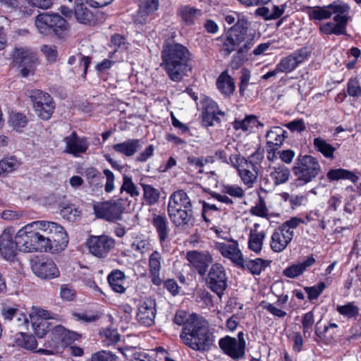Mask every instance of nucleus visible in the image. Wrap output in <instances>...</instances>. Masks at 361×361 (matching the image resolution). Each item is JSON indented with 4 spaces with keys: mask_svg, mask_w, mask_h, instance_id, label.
<instances>
[{
    "mask_svg": "<svg viewBox=\"0 0 361 361\" xmlns=\"http://www.w3.org/2000/svg\"><path fill=\"white\" fill-rule=\"evenodd\" d=\"M222 352L235 361L245 357L246 342L245 339L237 340L234 337L226 336L219 341Z\"/></svg>",
    "mask_w": 361,
    "mask_h": 361,
    "instance_id": "obj_13",
    "label": "nucleus"
},
{
    "mask_svg": "<svg viewBox=\"0 0 361 361\" xmlns=\"http://www.w3.org/2000/svg\"><path fill=\"white\" fill-rule=\"evenodd\" d=\"M349 11L343 14L338 13L334 16V21L324 23L320 26L322 32L326 35H342L345 32V28L349 20Z\"/></svg>",
    "mask_w": 361,
    "mask_h": 361,
    "instance_id": "obj_21",
    "label": "nucleus"
},
{
    "mask_svg": "<svg viewBox=\"0 0 361 361\" xmlns=\"http://www.w3.org/2000/svg\"><path fill=\"white\" fill-rule=\"evenodd\" d=\"M233 166L237 169L238 174L242 183L247 188H252L257 182L259 168L255 167L252 164L244 163L243 161Z\"/></svg>",
    "mask_w": 361,
    "mask_h": 361,
    "instance_id": "obj_18",
    "label": "nucleus"
},
{
    "mask_svg": "<svg viewBox=\"0 0 361 361\" xmlns=\"http://www.w3.org/2000/svg\"><path fill=\"white\" fill-rule=\"evenodd\" d=\"M346 11H350L347 4L334 3L326 6L315 8L310 13V16L312 19L322 20L338 13L343 14Z\"/></svg>",
    "mask_w": 361,
    "mask_h": 361,
    "instance_id": "obj_22",
    "label": "nucleus"
},
{
    "mask_svg": "<svg viewBox=\"0 0 361 361\" xmlns=\"http://www.w3.org/2000/svg\"><path fill=\"white\" fill-rule=\"evenodd\" d=\"M141 142L139 139H129L125 142L115 144L113 149L115 152L126 157L133 156L140 148Z\"/></svg>",
    "mask_w": 361,
    "mask_h": 361,
    "instance_id": "obj_32",
    "label": "nucleus"
},
{
    "mask_svg": "<svg viewBox=\"0 0 361 361\" xmlns=\"http://www.w3.org/2000/svg\"><path fill=\"white\" fill-rule=\"evenodd\" d=\"M63 141L66 144L65 152L75 157L85 153L89 147L87 138L78 137L75 131L72 132L70 135L65 137Z\"/></svg>",
    "mask_w": 361,
    "mask_h": 361,
    "instance_id": "obj_24",
    "label": "nucleus"
},
{
    "mask_svg": "<svg viewBox=\"0 0 361 361\" xmlns=\"http://www.w3.org/2000/svg\"><path fill=\"white\" fill-rule=\"evenodd\" d=\"M306 58V54L301 50L282 58L276 66L280 73H290L294 71L300 63L303 62Z\"/></svg>",
    "mask_w": 361,
    "mask_h": 361,
    "instance_id": "obj_26",
    "label": "nucleus"
},
{
    "mask_svg": "<svg viewBox=\"0 0 361 361\" xmlns=\"http://www.w3.org/2000/svg\"><path fill=\"white\" fill-rule=\"evenodd\" d=\"M186 258L190 265L202 276L205 274L208 267L213 262L212 256L207 251H190L187 253Z\"/></svg>",
    "mask_w": 361,
    "mask_h": 361,
    "instance_id": "obj_19",
    "label": "nucleus"
},
{
    "mask_svg": "<svg viewBox=\"0 0 361 361\" xmlns=\"http://www.w3.org/2000/svg\"><path fill=\"white\" fill-rule=\"evenodd\" d=\"M229 243L214 242V247L221 255L230 259L235 266H243V253L239 248L237 240L230 238L227 240Z\"/></svg>",
    "mask_w": 361,
    "mask_h": 361,
    "instance_id": "obj_15",
    "label": "nucleus"
},
{
    "mask_svg": "<svg viewBox=\"0 0 361 361\" xmlns=\"http://www.w3.org/2000/svg\"><path fill=\"white\" fill-rule=\"evenodd\" d=\"M286 130L281 127L271 128L266 134L267 145L277 149L282 145L286 137Z\"/></svg>",
    "mask_w": 361,
    "mask_h": 361,
    "instance_id": "obj_35",
    "label": "nucleus"
},
{
    "mask_svg": "<svg viewBox=\"0 0 361 361\" xmlns=\"http://www.w3.org/2000/svg\"><path fill=\"white\" fill-rule=\"evenodd\" d=\"M203 159L195 157H188L187 164L190 171H197L198 173L203 172Z\"/></svg>",
    "mask_w": 361,
    "mask_h": 361,
    "instance_id": "obj_60",
    "label": "nucleus"
},
{
    "mask_svg": "<svg viewBox=\"0 0 361 361\" xmlns=\"http://www.w3.org/2000/svg\"><path fill=\"white\" fill-rule=\"evenodd\" d=\"M266 235L265 231L260 228V225L257 223L255 224L250 231L248 248L255 253H259L262 250Z\"/></svg>",
    "mask_w": 361,
    "mask_h": 361,
    "instance_id": "obj_28",
    "label": "nucleus"
},
{
    "mask_svg": "<svg viewBox=\"0 0 361 361\" xmlns=\"http://www.w3.org/2000/svg\"><path fill=\"white\" fill-rule=\"evenodd\" d=\"M303 223V221L298 217H292L289 220L286 221L279 226L284 229L285 231H288L293 237H294V229L296 228L300 224Z\"/></svg>",
    "mask_w": 361,
    "mask_h": 361,
    "instance_id": "obj_59",
    "label": "nucleus"
},
{
    "mask_svg": "<svg viewBox=\"0 0 361 361\" xmlns=\"http://www.w3.org/2000/svg\"><path fill=\"white\" fill-rule=\"evenodd\" d=\"M196 104L198 109L202 111V124L204 126H212L215 123H220L218 116H225V113L219 109L217 104L206 95H201L200 102Z\"/></svg>",
    "mask_w": 361,
    "mask_h": 361,
    "instance_id": "obj_9",
    "label": "nucleus"
},
{
    "mask_svg": "<svg viewBox=\"0 0 361 361\" xmlns=\"http://www.w3.org/2000/svg\"><path fill=\"white\" fill-rule=\"evenodd\" d=\"M182 75H188L189 73H192V68L194 66V61L192 59V54L189 50L182 46Z\"/></svg>",
    "mask_w": 361,
    "mask_h": 361,
    "instance_id": "obj_49",
    "label": "nucleus"
},
{
    "mask_svg": "<svg viewBox=\"0 0 361 361\" xmlns=\"http://www.w3.org/2000/svg\"><path fill=\"white\" fill-rule=\"evenodd\" d=\"M13 61L19 65L20 74L23 77H27L33 74L37 59L35 53L28 48H16L13 54Z\"/></svg>",
    "mask_w": 361,
    "mask_h": 361,
    "instance_id": "obj_11",
    "label": "nucleus"
},
{
    "mask_svg": "<svg viewBox=\"0 0 361 361\" xmlns=\"http://www.w3.org/2000/svg\"><path fill=\"white\" fill-rule=\"evenodd\" d=\"M18 250L24 252H47L66 247L68 240L64 228L51 221H34L16 233Z\"/></svg>",
    "mask_w": 361,
    "mask_h": 361,
    "instance_id": "obj_1",
    "label": "nucleus"
},
{
    "mask_svg": "<svg viewBox=\"0 0 361 361\" xmlns=\"http://www.w3.org/2000/svg\"><path fill=\"white\" fill-rule=\"evenodd\" d=\"M55 108L54 100L50 102H44V105H39V107H35L34 111L37 116L43 120H49L54 112Z\"/></svg>",
    "mask_w": 361,
    "mask_h": 361,
    "instance_id": "obj_50",
    "label": "nucleus"
},
{
    "mask_svg": "<svg viewBox=\"0 0 361 361\" xmlns=\"http://www.w3.org/2000/svg\"><path fill=\"white\" fill-rule=\"evenodd\" d=\"M121 192L126 191L132 197H138L140 191L137 185L133 183L131 177L124 175L123 177V184L121 187Z\"/></svg>",
    "mask_w": 361,
    "mask_h": 361,
    "instance_id": "obj_51",
    "label": "nucleus"
},
{
    "mask_svg": "<svg viewBox=\"0 0 361 361\" xmlns=\"http://www.w3.org/2000/svg\"><path fill=\"white\" fill-rule=\"evenodd\" d=\"M326 288L324 282H319L317 284L311 287H305V290L307 293L308 300L312 301L317 300L322 293Z\"/></svg>",
    "mask_w": 361,
    "mask_h": 361,
    "instance_id": "obj_54",
    "label": "nucleus"
},
{
    "mask_svg": "<svg viewBox=\"0 0 361 361\" xmlns=\"http://www.w3.org/2000/svg\"><path fill=\"white\" fill-rule=\"evenodd\" d=\"M326 177L330 180L343 179L349 180L353 183H356L359 180V177L354 172L344 169H331L326 173Z\"/></svg>",
    "mask_w": 361,
    "mask_h": 361,
    "instance_id": "obj_39",
    "label": "nucleus"
},
{
    "mask_svg": "<svg viewBox=\"0 0 361 361\" xmlns=\"http://www.w3.org/2000/svg\"><path fill=\"white\" fill-rule=\"evenodd\" d=\"M227 279L223 265L215 263L209 270L206 283L209 289L221 297L227 287Z\"/></svg>",
    "mask_w": 361,
    "mask_h": 361,
    "instance_id": "obj_12",
    "label": "nucleus"
},
{
    "mask_svg": "<svg viewBox=\"0 0 361 361\" xmlns=\"http://www.w3.org/2000/svg\"><path fill=\"white\" fill-rule=\"evenodd\" d=\"M156 302L154 299L146 298L138 307L137 320L145 326H152L154 324L157 314Z\"/></svg>",
    "mask_w": 361,
    "mask_h": 361,
    "instance_id": "obj_17",
    "label": "nucleus"
},
{
    "mask_svg": "<svg viewBox=\"0 0 361 361\" xmlns=\"http://www.w3.org/2000/svg\"><path fill=\"white\" fill-rule=\"evenodd\" d=\"M252 37L247 35V29L235 25L232 27L226 35L222 51L224 54L228 56L237 47L243 44L239 49V52H245L252 46Z\"/></svg>",
    "mask_w": 361,
    "mask_h": 361,
    "instance_id": "obj_5",
    "label": "nucleus"
},
{
    "mask_svg": "<svg viewBox=\"0 0 361 361\" xmlns=\"http://www.w3.org/2000/svg\"><path fill=\"white\" fill-rule=\"evenodd\" d=\"M316 262L315 258L311 255L308 256L304 261L292 264L283 271V275L287 278L295 279L302 274Z\"/></svg>",
    "mask_w": 361,
    "mask_h": 361,
    "instance_id": "obj_27",
    "label": "nucleus"
},
{
    "mask_svg": "<svg viewBox=\"0 0 361 361\" xmlns=\"http://www.w3.org/2000/svg\"><path fill=\"white\" fill-rule=\"evenodd\" d=\"M168 214L171 221L176 226L180 224V190L175 191L170 196Z\"/></svg>",
    "mask_w": 361,
    "mask_h": 361,
    "instance_id": "obj_30",
    "label": "nucleus"
},
{
    "mask_svg": "<svg viewBox=\"0 0 361 361\" xmlns=\"http://www.w3.org/2000/svg\"><path fill=\"white\" fill-rule=\"evenodd\" d=\"M161 254L158 251H154L149 258V270L152 277V282L154 285L159 286L161 283L160 278L161 269Z\"/></svg>",
    "mask_w": 361,
    "mask_h": 361,
    "instance_id": "obj_31",
    "label": "nucleus"
},
{
    "mask_svg": "<svg viewBox=\"0 0 361 361\" xmlns=\"http://www.w3.org/2000/svg\"><path fill=\"white\" fill-rule=\"evenodd\" d=\"M18 245L16 238V231L13 227H6L0 235V253L7 260H13L17 254Z\"/></svg>",
    "mask_w": 361,
    "mask_h": 361,
    "instance_id": "obj_14",
    "label": "nucleus"
},
{
    "mask_svg": "<svg viewBox=\"0 0 361 361\" xmlns=\"http://www.w3.org/2000/svg\"><path fill=\"white\" fill-rule=\"evenodd\" d=\"M126 206L122 198L97 202L94 204V214L98 219L109 222H116L123 219Z\"/></svg>",
    "mask_w": 361,
    "mask_h": 361,
    "instance_id": "obj_6",
    "label": "nucleus"
},
{
    "mask_svg": "<svg viewBox=\"0 0 361 361\" xmlns=\"http://www.w3.org/2000/svg\"><path fill=\"white\" fill-rule=\"evenodd\" d=\"M221 192L231 196V198L242 200L245 195L243 188L236 184H223L221 186Z\"/></svg>",
    "mask_w": 361,
    "mask_h": 361,
    "instance_id": "obj_48",
    "label": "nucleus"
},
{
    "mask_svg": "<svg viewBox=\"0 0 361 361\" xmlns=\"http://www.w3.org/2000/svg\"><path fill=\"white\" fill-rule=\"evenodd\" d=\"M20 165L18 160L13 156L4 158L0 161V176L16 170Z\"/></svg>",
    "mask_w": 361,
    "mask_h": 361,
    "instance_id": "obj_52",
    "label": "nucleus"
},
{
    "mask_svg": "<svg viewBox=\"0 0 361 361\" xmlns=\"http://www.w3.org/2000/svg\"><path fill=\"white\" fill-rule=\"evenodd\" d=\"M313 145L315 149L319 152L327 159H333L334 153L336 151V148L331 145L328 143L322 137H317L314 139Z\"/></svg>",
    "mask_w": 361,
    "mask_h": 361,
    "instance_id": "obj_44",
    "label": "nucleus"
},
{
    "mask_svg": "<svg viewBox=\"0 0 361 361\" xmlns=\"http://www.w3.org/2000/svg\"><path fill=\"white\" fill-rule=\"evenodd\" d=\"M268 172L269 178L274 186H279L287 183L290 176L289 169L283 164H278L274 166H270Z\"/></svg>",
    "mask_w": 361,
    "mask_h": 361,
    "instance_id": "obj_29",
    "label": "nucleus"
},
{
    "mask_svg": "<svg viewBox=\"0 0 361 361\" xmlns=\"http://www.w3.org/2000/svg\"><path fill=\"white\" fill-rule=\"evenodd\" d=\"M336 310L339 314L347 319L357 317L359 315V307L354 302H348L344 305H338Z\"/></svg>",
    "mask_w": 361,
    "mask_h": 361,
    "instance_id": "obj_46",
    "label": "nucleus"
},
{
    "mask_svg": "<svg viewBox=\"0 0 361 361\" xmlns=\"http://www.w3.org/2000/svg\"><path fill=\"white\" fill-rule=\"evenodd\" d=\"M102 336L108 345L117 343L120 341V335L116 329H106L104 330Z\"/></svg>",
    "mask_w": 361,
    "mask_h": 361,
    "instance_id": "obj_61",
    "label": "nucleus"
},
{
    "mask_svg": "<svg viewBox=\"0 0 361 361\" xmlns=\"http://www.w3.org/2000/svg\"><path fill=\"white\" fill-rule=\"evenodd\" d=\"M182 204H184L186 210L182 212V230L185 226L186 228H192L194 226L195 219L192 211L189 209L191 206L188 197L185 193H182Z\"/></svg>",
    "mask_w": 361,
    "mask_h": 361,
    "instance_id": "obj_43",
    "label": "nucleus"
},
{
    "mask_svg": "<svg viewBox=\"0 0 361 361\" xmlns=\"http://www.w3.org/2000/svg\"><path fill=\"white\" fill-rule=\"evenodd\" d=\"M263 159L264 152L263 150L258 149L250 157H248L247 159H242L241 161H243L244 163L252 164L255 167H259Z\"/></svg>",
    "mask_w": 361,
    "mask_h": 361,
    "instance_id": "obj_62",
    "label": "nucleus"
},
{
    "mask_svg": "<svg viewBox=\"0 0 361 361\" xmlns=\"http://www.w3.org/2000/svg\"><path fill=\"white\" fill-rule=\"evenodd\" d=\"M87 245L90 252L97 258H105L109 252L115 247V240L107 235H91Z\"/></svg>",
    "mask_w": 361,
    "mask_h": 361,
    "instance_id": "obj_10",
    "label": "nucleus"
},
{
    "mask_svg": "<svg viewBox=\"0 0 361 361\" xmlns=\"http://www.w3.org/2000/svg\"><path fill=\"white\" fill-rule=\"evenodd\" d=\"M159 6V0H138V10L133 16V23L135 25H146L153 18Z\"/></svg>",
    "mask_w": 361,
    "mask_h": 361,
    "instance_id": "obj_16",
    "label": "nucleus"
},
{
    "mask_svg": "<svg viewBox=\"0 0 361 361\" xmlns=\"http://www.w3.org/2000/svg\"><path fill=\"white\" fill-rule=\"evenodd\" d=\"M32 269L36 276L43 279H51L59 276V271L51 259L36 260Z\"/></svg>",
    "mask_w": 361,
    "mask_h": 361,
    "instance_id": "obj_20",
    "label": "nucleus"
},
{
    "mask_svg": "<svg viewBox=\"0 0 361 361\" xmlns=\"http://www.w3.org/2000/svg\"><path fill=\"white\" fill-rule=\"evenodd\" d=\"M35 23L41 33L53 32L59 37L68 27L67 21L56 13H40L36 17Z\"/></svg>",
    "mask_w": 361,
    "mask_h": 361,
    "instance_id": "obj_8",
    "label": "nucleus"
},
{
    "mask_svg": "<svg viewBox=\"0 0 361 361\" xmlns=\"http://www.w3.org/2000/svg\"><path fill=\"white\" fill-rule=\"evenodd\" d=\"M251 75L249 70L246 68H243L241 71V76H240V83L239 87L240 94L241 95L245 94V92L247 90V87L249 84V81L250 79Z\"/></svg>",
    "mask_w": 361,
    "mask_h": 361,
    "instance_id": "obj_63",
    "label": "nucleus"
},
{
    "mask_svg": "<svg viewBox=\"0 0 361 361\" xmlns=\"http://www.w3.org/2000/svg\"><path fill=\"white\" fill-rule=\"evenodd\" d=\"M1 314L5 319L12 321L15 316H21L20 309L10 306H4L1 308Z\"/></svg>",
    "mask_w": 361,
    "mask_h": 361,
    "instance_id": "obj_64",
    "label": "nucleus"
},
{
    "mask_svg": "<svg viewBox=\"0 0 361 361\" xmlns=\"http://www.w3.org/2000/svg\"><path fill=\"white\" fill-rule=\"evenodd\" d=\"M167 219L165 216L161 215H154L152 220V224L155 227L161 243L165 241L169 236V229L167 227Z\"/></svg>",
    "mask_w": 361,
    "mask_h": 361,
    "instance_id": "obj_41",
    "label": "nucleus"
},
{
    "mask_svg": "<svg viewBox=\"0 0 361 361\" xmlns=\"http://www.w3.org/2000/svg\"><path fill=\"white\" fill-rule=\"evenodd\" d=\"M10 125L17 130L23 128L27 124L26 116L22 114L16 113L13 114L10 116L9 119Z\"/></svg>",
    "mask_w": 361,
    "mask_h": 361,
    "instance_id": "obj_58",
    "label": "nucleus"
},
{
    "mask_svg": "<svg viewBox=\"0 0 361 361\" xmlns=\"http://www.w3.org/2000/svg\"><path fill=\"white\" fill-rule=\"evenodd\" d=\"M200 13V10L185 7L182 9V21H184L187 25H191L194 23L195 18L199 16Z\"/></svg>",
    "mask_w": 361,
    "mask_h": 361,
    "instance_id": "obj_55",
    "label": "nucleus"
},
{
    "mask_svg": "<svg viewBox=\"0 0 361 361\" xmlns=\"http://www.w3.org/2000/svg\"><path fill=\"white\" fill-rule=\"evenodd\" d=\"M216 87L225 97H230L235 89L234 80L227 71H224L219 76L216 80Z\"/></svg>",
    "mask_w": 361,
    "mask_h": 361,
    "instance_id": "obj_34",
    "label": "nucleus"
},
{
    "mask_svg": "<svg viewBox=\"0 0 361 361\" xmlns=\"http://www.w3.org/2000/svg\"><path fill=\"white\" fill-rule=\"evenodd\" d=\"M292 171L296 180L301 185H305L319 176L322 168L316 157L308 154H300L295 159Z\"/></svg>",
    "mask_w": 361,
    "mask_h": 361,
    "instance_id": "obj_4",
    "label": "nucleus"
},
{
    "mask_svg": "<svg viewBox=\"0 0 361 361\" xmlns=\"http://www.w3.org/2000/svg\"><path fill=\"white\" fill-rule=\"evenodd\" d=\"M49 313L45 310H39L30 315V322L35 334L39 338H43L50 331Z\"/></svg>",
    "mask_w": 361,
    "mask_h": 361,
    "instance_id": "obj_25",
    "label": "nucleus"
},
{
    "mask_svg": "<svg viewBox=\"0 0 361 361\" xmlns=\"http://www.w3.org/2000/svg\"><path fill=\"white\" fill-rule=\"evenodd\" d=\"M293 237L290 235L288 231H285L280 226L276 228L270 238V248L276 253H279L286 250L291 243Z\"/></svg>",
    "mask_w": 361,
    "mask_h": 361,
    "instance_id": "obj_23",
    "label": "nucleus"
},
{
    "mask_svg": "<svg viewBox=\"0 0 361 361\" xmlns=\"http://www.w3.org/2000/svg\"><path fill=\"white\" fill-rule=\"evenodd\" d=\"M118 357L109 350H100L93 353L90 361H117Z\"/></svg>",
    "mask_w": 361,
    "mask_h": 361,
    "instance_id": "obj_56",
    "label": "nucleus"
},
{
    "mask_svg": "<svg viewBox=\"0 0 361 361\" xmlns=\"http://www.w3.org/2000/svg\"><path fill=\"white\" fill-rule=\"evenodd\" d=\"M250 213L252 215L266 217L269 214V210L267 207L266 203L262 198H259V202L256 204L251 207Z\"/></svg>",
    "mask_w": 361,
    "mask_h": 361,
    "instance_id": "obj_57",
    "label": "nucleus"
},
{
    "mask_svg": "<svg viewBox=\"0 0 361 361\" xmlns=\"http://www.w3.org/2000/svg\"><path fill=\"white\" fill-rule=\"evenodd\" d=\"M182 340L196 351H209L214 346L216 336L209 322L195 313L182 317Z\"/></svg>",
    "mask_w": 361,
    "mask_h": 361,
    "instance_id": "obj_2",
    "label": "nucleus"
},
{
    "mask_svg": "<svg viewBox=\"0 0 361 361\" xmlns=\"http://www.w3.org/2000/svg\"><path fill=\"white\" fill-rule=\"evenodd\" d=\"M125 279L124 272L118 269L112 271L108 276V282L111 288L118 293H123L126 291V288L123 285Z\"/></svg>",
    "mask_w": 361,
    "mask_h": 361,
    "instance_id": "obj_38",
    "label": "nucleus"
},
{
    "mask_svg": "<svg viewBox=\"0 0 361 361\" xmlns=\"http://www.w3.org/2000/svg\"><path fill=\"white\" fill-rule=\"evenodd\" d=\"M26 94L32 101L33 108L39 107V105H44V102L53 100L49 94L37 89L27 90Z\"/></svg>",
    "mask_w": 361,
    "mask_h": 361,
    "instance_id": "obj_42",
    "label": "nucleus"
},
{
    "mask_svg": "<svg viewBox=\"0 0 361 361\" xmlns=\"http://www.w3.org/2000/svg\"><path fill=\"white\" fill-rule=\"evenodd\" d=\"M162 63L172 80H180V44H166L161 52Z\"/></svg>",
    "mask_w": 361,
    "mask_h": 361,
    "instance_id": "obj_7",
    "label": "nucleus"
},
{
    "mask_svg": "<svg viewBox=\"0 0 361 361\" xmlns=\"http://www.w3.org/2000/svg\"><path fill=\"white\" fill-rule=\"evenodd\" d=\"M16 343L18 345L28 350H35L37 346V340L33 335L23 332L17 335Z\"/></svg>",
    "mask_w": 361,
    "mask_h": 361,
    "instance_id": "obj_45",
    "label": "nucleus"
},
{
    "mask_svg": "<svg viewBox=\"0 0 361 361\" xmlns=\"http://www.w3.org/2000/svg\"><path fill=\"white\" fill-rule=\"evenodd\" d=\"M74 16L76 20L81 24L91 25L95 22L93 12L83 3L76 4Z\"/></svg>",
    "mask_w": 361,
    "mask_h": 361,
    "instance_id": "obj_33",
    "label": "nucleus"
},
{
    "mask_svg": "<svg viewBox=\"0 0 361 361\" xmlns=\"http://www.w3.org/2000/svg\"><path fill=\"white\" fill-rule=\"evenodd\" d=\"M143 189V197L148 205H154L158 202L160 197L159 191L151 185L141 183Z\"/></svg>",
    "mask_w": 361,
    "mask_h": 361,
    "instance_id": "obj_47",
    "label": "nucleus"
},
{
    "mask_svg": "<svg viewBox=\"0 0 361 361\" xmlns=\"http://www.w3.org/2000/svg\"><path fill=\"white\" fill-rule=\"evenodd\" d=\"M60 215L62 218L70 222H75L80 219L81 211L73 204L62 202L59 204Z\"/></svg>",
    "mask_w": 361,
    "mask_h": 361,
    "instance_id": "obj_37",
    "label": "nucleus"
},
{
    "mask_svg": "<svg viewBox=\"0 0 361 361\" xmlns=\"http://www.w3.org/2000/svg\"><path fill=\"white\" fill-rule=\"evenodd\" d=\"M257 126H262L255 116L250 115L245 116L242 120H235L233 123V127L235 130H241L243 132L251 131Z\"/></svg>",
    "mask_w": 361,
    "mask_h": 361,
    "instance_id": "obj_40",
    "label": "nucleus"
},
{
    "mask_svg": "<svg viewBox=\"0 0 361 361\" xmlns=\"http://www.w3.org/2000/svg\"><path fill=\"white\" fill-rule=\"evenodd\" d=\"M301 323L303 336L306 338L310 337L314 324V313L310 311L304 314L302 317Z\"/></svg>",
    "mask_w": 361,
    "mask_h": 361,
    "instance_id": "obj_53",
    "label": "nucleus"
},
{
    "mask_svg": "<svg viewBox=\"0 0 361 361\" xmlns=\"http://www.w3.org/2000/svg\"><path fill=\"white\" fill-rule=\"evenodd\" d=\"M269 264V261L261 258L245 260L243 257V266H238V267L247 269L253 275H259Z\"/></svg>",
    "mask_w": 361,
    "mask_h": 361,
    "instance_id": "obj_36",
    "label": "nucleus"
},
{
    "mask_svg": "<svg viewBox=\"0 0 361 361\" xmlns=\"http://www.w3.org/2000/svg\"><path fill=\"white\" fill-rule=\"evenodd\" d=\"M80 338V335L77 332L70 331L61 325H57L51 330L49 338L44 343L46 348H39L35 352L41 355H54Z\"/></svg>",
    "mask_w": 361,
    "mask_h": 361,
    "instance_id": "obj_3",
    "label": "nucleus"
}]
</instances>
